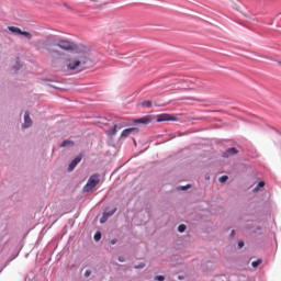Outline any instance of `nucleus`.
<instances>
[{
  "instance_id": "obj_19",
  "label": "nucleus",
  "mask_w": 281,
  "mask_h": 281,
  "mask_svg": "<svg viewBox=\"0 0 281 281\" xmlns=\"http://www.w3.org/2000/svg\"><path fill=\"white\" fill-rule=\"evenodd\" d=\"M186 229H187L186 224H181L178 226V232H180V234H183V232H186Z\"/></svg>"
},
{
  "instance_id": "obj_4",
  "label": "nucleus",
  "mask_w": 281,
  "mask_h": 281,
  "mask_svg": "<svg viewBox=\"0 0 281 281\" xmlns=\"http://www.w3.org/2000/svg\"><path fill=\"white\" fill-rule=\"evenodd\" d=\"M179 119H177V116H172V114H168V113H162V114H158L156 116V122H178Z\"/></svg>"
},
{
  "instance_id": "obj_29",
  "label": "nucleus",
  "mask_w": 281,
  "mask_h": 281,
  "mask_svg": "<svg viewBox=\"0 0 281 281\" xmlns=\"http://www.w3.org/2000/svg\"><path fill=\"white\" fill-rule=\"evenodd\" d=\"M91 276V272L89 271V270H87L86 272H85V278H89Z\"/></svg>"
},
{
  "instance_id": "obj_3",
  "label": "nucleus",
  "mask_w": 281,
  "mask_h": 281,
  "mask_svg": "<svg viewBox=\"0 0 281 281\" xmlns=\"http://www.w3.org/2000/svg\"><path fill=\"white\" fill-rule=\"evenodd\" d=\"M55 47H59L60 49H64L65 52H69L71 49L76 48V44L74 42L68 40H59L56 43H54Z\"/></svg>"
},
{
  "instance_id": "obj_24",
  "label": "nucleus",
  "mask_w": 281,
  "mask_h": 281,
  "mask_svg": "<svg viewBox=\"0 0 281 281\" xmlns=\"http://www.w3.org/2000/svg\"><path fill=\"white\" fill-rule=\"evenodd\" d=\"M259 190L260 188H265V181H260L258 182V184L256 186Z\"/></svg>"
},
{
  "instance_id": "obj_14",
  "label": "nucleus",
  "mask_w": 281,
  "mask_h": 281,
  "mask_svg": "<svg viewBox=\"0 0 281 281\" xmlns=\"http://www.w3.org/2000/svg\"><path fill=\"white\" fill-rule=\"evenodd\" d=\"M260 265H262V259H257L251 262V267H254V269H256L257 267H260Z\"/></svg>"
},
{
  "instance_id": "obj_25",
  "label": "nucleus",
  "mask_w": 281,
  "mask_h": 281,
  "mask_svg": "<svg viewBox=\"0 0 281 281\" xmlns=\"http://www.w3.org/2000/svg\"><path fill=\"white\" fill-rule=\"evenodd\" d=\"M238 249H243L245 247V243L244 241H238Z\"/></svg>"
},
{
  "instance_id": "obj_31",
  "label": "nucleus",
  "mask_w": 281,
  "mask_h": 281,
  "mask_svg": "<svg viewBox=\"0 0 281 281\" xmlns=\"http://www.w3.org/2000/svg\"><path fill=\"white\" fill-rule=\"evenodd\" d=\"M50 53L52 54H60L58 50H56V49H53V50H50Z\"/></svg>"
},
{
  "instance_id": "obj_22",
  "label": "nucleus",
  "mask_w": 281,
  "mask_h": 281,
  "mask_svg": "<svg viewBox=\"0 0 281 281\" xmlns=\"http://www.w3.org/2000/svg\"><path fill=\"white\" fill-rule=\"evenodd\" d=\"M14 71H19L21 69V64L16 61V65L13 67Z\"/></svg>"
},
{
  "instance_id": "obj_17",
  "label": "nucleus",
  "mask_w": 281,
  "mask_h": 281,
  "mask_svg": "<svg viewBox=\"0 0 281 281\" xmlns=\"http://www.w3.org/2000/svg\"><path fill=\"white\" fill-rule=\"evenodd\" d=\"M228 179H229V177L222 176V177L218 178V181H220V183H226L228 181Z\"/></svg>"
},
{
  "instance_id": "obj_23",
  "label": "nucleus",
  "mask_w": 281,
  "mask_h": 281,
  "mask_svg": "<svg viewBox=\"0 0 281 281\" xmlns=\"http://www.w3.org/2000/svg\"><path fill=\"white\" fill-rule=\"evenodd\" d=\"M178 190H183V191L190 190V186H181L178 188Z\"/></svg>"
},
{
  "instance_id": "obj_16",
  "label": "nucleus",
  "mask_w": 281,
  "mask_h": 281,
  "mask_svg": "<svg viewBox=\"0 0 281 281\" xmlns=\"http://www.w3.org/2000/svg\"><path fill=\"white\" fill-rule=\"evenodd\" d=\"M140 105L147 108V109H150V106H153V101H144L140 103Z\"/></svg>"
},
{
  "instance_id": "obj_30",
  "label": "nucleus",
  "mask_w": 281,
  "mask_h": 281,
  "mask_svg": "<svg viewBox=\"0 0 281 281\" xmlns=\"http://www.w3.org/2000/svg\"><path fill=\"white\" fill-rule=\"evenodd\" d=\"M234 236H236V231H235V229H233V231L231 232V237H234Z\"/></svg>"
},
{
  "instance_id": "obj_2",
  "label": "nucleus",
  "mask_w": 281,
  "mask_h": 281,
  "mask_svg": "<svg viewBox=\"0 0 281 281\" xmlns=\"http://www.w3.org/2000/svg\"><path fill=\"white\" fill-rule=\"evenodd\" d=\"M100 183V177L98 175H92L89 179L88 182L85 184L82 188V192H91L95 187H98Z\"/></svg>"
},
{
  "instance_id": "obj_15",
  "label": "nucleus",
  "mask_w": 281,
  "mask_h": 281,
  "mask_svg": "<svg viewBox=\"0 0 281 281\" xmlns=\"http://www.w3.org/2000/svg\"><path fill=\"white\" fill-rule=\"evenodd\" d=\"M21 36H25L27 41H32V33L27 31H22Z\"/></svg>"
},
{
  "instance_id": "obj_18",
  "label": "nucleus",
  "mask_w": 281,
  "mask_h": 281,
  "mask_svg": "<svg viewBox=\"0 0 281 281\" xmlns=\"http://www.w3.org/2000/svg\"><path fill=\"white\" fill-rule=\"evenodd\" d=\"M102 239V234L100 233V232H97L95 234H94V240H95V243H99V240H101Z\"/></svg>"
},
{
  "instance_id": "obj_1",
  "label": "nucleus",
  "mask_w": 281,
  "mask_h": 281,
  "mask_svg": "<svg viewBox=\"0 0 281 281\" xmlns=\"http://www.w3.org/2000/svg\"><path fill=\"white\" fill-rule=\"evenodd\" d=\"M90 65L91 58H89V52H83V54L80 55L79 58L68 59L67 69H69V71H75V69L82 71L87 69Z\"/></svg>"
},
{
  "instance_id": "obj_5",
  "label": "nucleus",
  "mask_w": 281,
  "mask_h": 281,
  "mask_svg": "<svg viewBox=\"0 0 281 281\" xmlns=\"http://www.w3.org/2000/svg\"><path fill=\"white\" fill-rule=\"evenodd\" d=\"M81 161L82 155L76 156L68 166V172H74V170H76V166H78V164H80Z\"/></svg>"
},
{
  "instance_id": "obj_13",
  "label": "nucleus",
  "mask_w": 281,
  "mask_h": 281,
  "mask_svg": "<svg viewBox=\"0 0 281 281\" xmlns=\"http://www.w3.org/2000/svg\"><path fill=\"white\" fill-rule=\"evenodd\" d=\"M115 212H117V209H113V210H111V211H109V212H104L103 213V218H109L110 216H113V214H115Z\"/></svg>"
},
{
  "instance_id": "obj_11",
  "label": "nucleus",
  "mask_w": 281,
  "mask_h": 281,
  "mask_svg": "<svg viewBox=\"0 0 281 281\" xmlns=\"http://www.w3.org/2000/svg\"><path fill=\"white\" fill-rule=\"evenodd\" d=\"M117 128L120 131V130H122V126H117V124L113 125V127L111 130L106 131V135L112 137L113 135H115V133H117Z\"/></svg>"
},
{
  "instance_id": "obj_9",
  "label": "nucleus",
  "mask_w": 281,
  "mask_h": 281,
  "mask_svg": "<svg viewBox=\"0 0 281 281\" xmlns=\"http://www.w3.org/2000/svg\"><path fill=\"white\" fill-rule=\"evenodd\" d=\"M234 155H238V149H236V147H231L226 149L223 157H234Z\"/></svg>"
},
{
  "instance_id": "obj_21",
  "label": "nucleus",
  "mask_w": 281,
  "mask_h": 281,
  "mask_svg": "<svg viewBox=\"0 0 281 281\" xmlns=\"http://www.w3.org/2000/svg\"><path fill=\"white\" fill-rule=\"evenodd\" d=\"M155 280L156 281H164V280H166V278L164 276H156Z\"/></svg>"
},
{
  "instance_id": "obj_28",
  "label": "nucleus",
  "mask_w": 281,
  "mask_h": 281,
  "mask_svg": "<svg viewBox=\"0 0 281 281\" xmlns=\"http://www.w3.org/2000/svg\"><path fill=\"white\" fill-rule=\"evenodd\" d=\"M117 260H119V262H125V258L124 257H122V256H120L119 258H117Z\"/></svg>"
},
{
  "instance_id": "obj_20",
  "label": "nucleus",
  "mask_w": 281,
  "mask_h": 281,
  "mask_svg": "<svg viewBox=\"0 0 281 281\" xmlns=\"http://www.w3.org/2000/svg\"><path fill=\"white\" fill-rule=\"evenodd\" d=\"M146 267V263H139L134 266V269H144Z\"/></svg>"
},
{
  "instance_id": "obj_6",
  "label": "nucleus",
  "mask_w": 281,
  "mask_h": 281,
  "mask_svg": "<svg viewBox=\"0 0 281 281\" xmlns=\"http://www.w3.org/2000/svg\"><path fill=\"white\" fill-rule=\"evenodd\" d=\"M139 133V128L137 127H130L122 132L121 139H124V137H128L130 135H137Z\"/></svg>"
},
{
  "instance_id": "obj_32",
  "label": "nucleus",
  "mask_w": 281,
  "mask_h": 281,
  "mask_svg": "<svg viewBox=\"0 0 281 281\" xmlns=\"http://www.w3.org/2000/svg\"><path fill=\"white\" fill-rule=\"evenodd\" d=\"M258 190H260V189L256 187V188L252 190V192H258Z\"/></svg>"
},
{
  "instance_id": "obj_35",
  "label": "nucleus",
  "mask_w": 281,
  "mask_h": 281,
  "mask_svg": "<svg viewBox=\"0 0 281 281\" xmlns=\"http://www.w3.org/2000/svg\"><path fill=\"white\" fill-rule=\"evenodd\" d=\"M257 229H262L260 226H257Z\"/></svg>"
},
{
  "instance_id": "obj_34",
  "label": "nucleus",
  "mask_w": 281,
  "mask_h": 281,
  "mask_svg": "<svg viewBox=\"0 0 281 281\" xmlns=\"http://www.w3.org/2000/svg\"><path fill=\"white\" fill-rule=\"evenodd\" d=\"M134 144H135V146L137 145V142L134 139Z\"/></svg>"
},
{
  "instance_id": "obj_33",
  "label": "nucleus",
  "mask_w": 281,
  "mask_h": 281,
  "mask_svg": "<svg viewBox=\"0 0 281 281\" xmlns=\"http://www.w3.org/2000/svg\"><path fill=\"white\" fill-rule=\"evenodd\" d=\"M66 8H68V10H71V8H69L67 4H65Z\"/></svg>"
},
{
  "instance_id": "obj_8",
  "label": "nucleus",
  "mask_w": 281,
  "mask_h": 281,
  "mask_svg": "<svg viewBox=\"0 0 281 281\" xmlns=\"http://www.w3.org/2000/svg\"><path fill=\"white\" fill-rule=\"evenodd\" d=\"M30 126H32V119L30 117V112H25L24 113V124L23 127L24 128H30Z\"/></svg>"
},
{
  "instance_id": "obj_7",
  "label": "nucleus",
  "mask_w": 281,
  "mask_h": 281,
  "mask_svg": "<svg viewBox=\"0 0 281 281\" xmlns=\"http://www.w3.org/2000/svg\"><path fill=\"white\" fill-rule=\"evenodd\" d=\"M134 122L136 124H150L153 122V119L150 117V115H146L140 119H136Z\"/></svg>"
},
{
  "instance_id": "obj_26",
  "label": "nucleus",
  "mask_w": 281,
  "mask_h": 281,
  "mask_svg": "<svg viewBox=\"0 0 281 281\" xmlns=\"http://www.w3.org/2000/svg\"><path fill=\"white\" fill-rule=\"evenodd\" d=\"M106 221H109V218L104 217V215L101 217L100 223H106Z\"/></svg>"
},
{
  "instance_id": "obj_12",
  "label": "nucleus",
  "mask_w": 281,
  "mask_h": 281,
  "mask_svg": "<svg viewBox=\"0 0 281 281\" xmlns=\"http://www.w3.org/2000/svg\"><path fill=\"white\" fill-rule=\"evenodd\" d=\"M9 32H12V34H23V31L16 26H8Z\"/></svg>"
},
{
  "instance_id": "obj_10",
  "label": "nucleus",
  "mask_w": 281,
  "mask_h": 281,
  "mask_svg": "<svg viewBox=\"0 0 281 281\" xmlns=\"http://www.w3.org/2000/svg\"><path fill=\"white\" fill-rule=\"evenodd\" d=\"M75 144L74 140L66 139L60 144L59 148H72Z\"/></svg>"
},
{
  "instance_id": "obj_36",
  "label": "nucleus",
  "mask_w": 281,
  "mask_h": 281,
  "mask_svg": "<svg viewBox=\"0 0 281 281\" xmlns=\"http://www.w3.org/2000/svg\"><path fill=\"white\" fill-rule=\"evenodd\" d=\"M54 89H56V86H52Z\"/></svg>"
},
{
  "instance_id": "obj_27",
  "label": "nucleus",
  "mask_w": 281,
  "mask_h": 281,
  "mask_svg": "<svg viewBox=\"0 0 281 281\" xmlns=\"http://www.w3.org/2000/svg\"><path fill=\"white\" fill-rule=\"evenodd\" d=\"M110 245H117V239H111Z\"/></svg>"
}]
</instances>
